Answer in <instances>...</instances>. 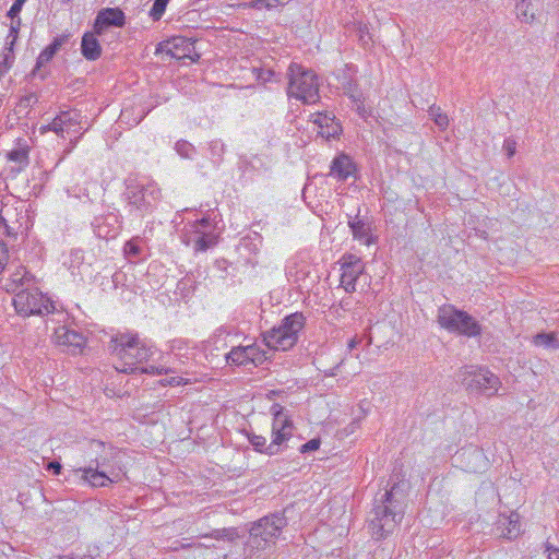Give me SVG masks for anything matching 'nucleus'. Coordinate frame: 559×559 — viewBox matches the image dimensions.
Segmentation results:
<instances>
[{
    "label": "nucleus",
    "instance_id": "obj_1",
    "mask_svg": "<svg viewBox=\"0 0 559 559\" xmlns=\"http://www.w3.org/2000/svg\"><path fill=\"white\" fill-rule=\"evenodd\" d=\"M404 483H393L378 492L367 519V527L376 540L385 539L402 522L406 507Z\"/></svg>",
    "mask_w": 559,
    "mask_h": 559
},
{
    "label": "nucleus",
    "instance_id": "obj_2",
    "mask_svg": "<svg viewBox=\"0 0 559 559\" xmlns=\"http://www.w3.org/2000/svg\"><path fill=\"white\" fill-rule=\"evenodd\" d=\"M108 350L117 359L116 369L123 373H134L138 365L147 361L154 354L153 346L135 332H118L111 336Z\"/></svg>",
    "mask_w": 559,
    "mask_h": 559
},
{
    "label": "nucleus",
    "instance_id": "obj_3",
    "mask_svg": "<svg viewBox=\"0 0 559 559\" xmlns=\"http://www.w3.org/2000/svg\"><path fill=\"white\" fill-rule=\"evenodd\" d=\"M160 195V189L154 181L142 182L135 179L126 181V190L122 193L126 207L134 218H143L151 213Z\"/></svg>",
    "mask_w": 559,
    "mask_h": 559
},
{
    "label": "nucleus",
    "instance_id": "obj_4",
    "mask_svg": "<svg viewBox=\"0 0 559 559\" xmlns=\"http://www.w3.org/2000/svg\"><path fill=\"white\" fill-rule=\"evenodd\" d=\"M288 97L301 100L304 104H314L319 100V78L314 71L299 63L292 62L287 70Z\"/></svg>",
    "mask_w": 559,
    "mask_h": 559
},
{
    "label": "nucleus",
    "instance_id": "obj_5",
    "mask_svg": "<svg viewBox=\"0 0 559 559\" xmlns=\"http://www.w3.org/2000/svg\"><path fill=\"white\" fill-rule=\"evenodd\" d=\"M288 524L283 512L271 513L251 524L247 545L262 551L275 545L284 527Z\"/></svg>",
    "mask_w": 559,
    "mask_h": 559
},
{
    "label": "nucleus",
    "instance_id": "obj_6",
    "mask_svg": "<svg viewBox=\"0 0 559 559\" xmlns=\"http://www.w3.org/2000/svg\"><path fill=\"white\" fill-rule=\"evenodd\" d=\"M306 318L301 312H294L286 316L278 326L262 334L265 345L274 350H288L293 348L299 337V332L304 329Z\"/></svg>",
    "mask_w": 559,
    "mask_h": 559
},
{
    "label": "nucleus",
    "instance_id": "obj_7",
    "mask_svg": "<svg viewBox=\"0 0 559 559\" xmlns=\"http://www.w3.org/2000/svg\"><path fill=\"white\" fill-rule=\"evenodd\" d=\"M437 322L451 333H457L467 337H476L481 334V325L469 313L456 309L453 305H443L438 309Z\"/></svg>",
    "mask_w": 559,
    "mask_h": 559
},
{
    "label": "nucleus",
    "instance_id": "obj_8",
    "mask_svg": "<svg viewBox=\"0 0 559 559\" xmlns=\"http://www.w3.org/2000/svg\"><path fill=\"white\" fill-rule=\"evenodd\" d=\"M459 378L467 391L488 396L495 395L501 385L500 379L483 367L464 366L460 369Z\"/></svg>",
    "mask_w": 559,
    "mask_h": 559
},
{
    "label": "nucleus",
    "instance_id": "obj_9",
    "mask_svg": "<svg viewBox=\"0 0 559 559\" xmlns=\"http://www.w3.org/2000/svg\"><path fill=\"white\" fill-rule=\"evenodd\" d=\"M13 306L23 317L44 316L55 310L52 301L34 286L17 290L13 297Z\"/></svg>",
    "mask_w": 559,
    "mask_h": 559
},
{
    "label": "nucleus",
    "instance_id": "obj_10",
    "mask_svg": "<svg viewBox=\"0 0 559 559\" xmlns=\"http://www.w3.org/2000/svg\"><path fill=\"white\" fill-rule=\"evenodd\" d=\"M217 238L207 217L193 222L182 235V241L187 246H192L195 252H203L214 247L217 243Z\"/></svg>",
    "mask_w": 559,
    "mask_h": 559
},
{
    "label": "nucleus",
    "instance_id": "obj_11",
    "mask_svg": "<svg viewBox=\"0 0 559 559\" xmlns=\"http://www.w3.org/2000/svg\"><path fill=\"white\" fill-rule=\"evenodd\" d=\"M456 466L467 473H484L490 463L481 448L468 444L454 454Z\"/></svg>",
    "mask_w": 559,
    "mask_h": 559
},
{
    "label": "nucleus",
    "instance_id": "obj_12",
    "mask_svg": "<svg viewBox=\"0 0 559 559\" xmlns=\"http://www.w3.org/2000/svg\"><path fill=\"white\" fill-rule=\"evenodd\" d=\"M270 412L273 416L272 421V437L274 444L283 445L286 441H288L293 437L294 424L290 416L285 412V408L278 404L274 403Z\"/></svg>",
    "mask_w": 559,
    "mask_h": 559
},
{
    "label": "nucleus",
    "instance_id": "obj_13",
    "mask_svg": "<svg viewBox=\"0 0 559 559\" xmlns=\"http://www.w3.org/2000/svg\"><path fill=\"white\" fill-rule=\"evenodd\" d=\"M365 264L362 260L354 254L344 255L341 263V286L346 293L356 290V282L364 273Z\"/></svg>",
    "mask_w": 559,
    "mask_h": 559
},
{
    "label": "nucleus",
    "instance_id": "obj_14",
    "mask_svg": "<svg viewBox=\"0 0 559 559\" xmlns=\"http://www.w3.org/2000/svg\"><path fill=\"white\" fill-rule=\"evenodd\" d=\"M126 15L119 8H105L98 11L93 24L95 34L103 35L108 27H123Z\"/></svg>",
    "mask_w": 559,
    "mask_h": 559
},
{
    "label": "nucleus",
    "instance_id": "obj_15",
    "mask_svg": "<svg viewBox=\"0 0 559 559\" xmlns=\"http://www.w3.org/2000/svg\"><path fill=\"white\" fill-rule=\"evenodd\" d=\"M56 343L60 346H66L69 353L76 355L80 354L85 346V336L66 325H61L55 330Z\"/></svg>",
    "mask_w": 559,
    "mask_h": 559
},
{
    "label": "nucleus",
    "instance_id": "obj_16",
    "mask_svg": "<svg viewBox=\"0 0 559 559\" xmlns=\"http://www.w3.org/2000/svg\"><path fill=\"white\" fill-rule=\"evenodd\" d=\"M95 235L100 239H114L121 229L119 217L115 213L96 216L92 223Z\"/></svg>",
    "mask_w": 559,
    "mask_h": 559
},
{
    "label": "nucleus",
    "instance_id": "obj_17",
    "mask_svg": "<svg viewBox=\"0 0 559 559\" xmlns=\"http://www.w3.org/2000/svg\"><path fill=\"white\" fill-rule=\"evenodd\" d=\"M313 123L318 126V135L326 141L336 139L342 133V126L332 112L313 114Z\"/></svg>",
    "mask_w": 559,
    "mask_h": 559
},
{
    "label": "nucleus",
    "instance_id": "obj_18",
    "mask_svg": "<svg viewBox=\"0 0 559 559\" xmlns=\"http://www.w3.org/2000/svg\"><path fill=\"white\" fill-rule=\"evenodd\" d=\"M496 531L499 537L512 540L518 538L521 531L520 514L511 512L509 515L501 513L496 522Z\"/></svg>",
    "mask_w": 559,
    "mask_h": 559
},
{
    "label": "nucleus",
    "instance_id": "obj_19",
    "mask_svg": "<svg viewBox=\"0 0 559 559\" xmlns=\"http://www.w3.org/2000/svg\"><path fill=\"white\" fill-rule=\"evenodd\" d=\"M356 173V165L347 154H338L330 165L329 176L338 181H345Z\"/></svg>",
    "mask_w": 559,
    "mask_h": 559
},
{
    "label": "nucleus",
    "instance_id": "obj_20",
    "mask_svg": "<svg viewBox=\"0 0 559 559\" xmlns=\"http://www.w3.org/2000/svg\"><path fill=\"white\" fill-rule=\"evenodd\" d=\"M17 145L19 146L16 148L7 153V159L15 164L11 171L16 174L23 171L29 165V146L25 141L22 143L21 139L19 140Z\"/></svg>",
    "mask_w": 559,
    "mask_h": 559
},
{
    "label": "nucleus",
    "instance_id": "obj_21",
    "mask_svg": "<svg viewBox=\"0 0 559 559\" xmlns=\"http://www.w3.org/2000/svg\"><path fill=\"white\" fill-rule=\"evenodd\" d=\"M96 36L98 35L93 31L92 33L86 32L82 37L81 52L85 59L91 61L97 60L102 56V46Z\"/></svg>",
    "mask_w": 559,
    "mask_h": 559
},
{
    "label": "nucleus",
    "instance_id": "obj_22",
    "mask_svg": "<svg viewBox=\"0 0 559 559\" xmlns=\"http://www.w3.org/2000/svg\"><path fill=\"white\" fill-rule=\"evenodd\" d=\"M81 120L82 115L78 109L63 110L58 115V121H60L63 132L67 133L76 132V128L81 129Z\"/></svg>",
    "mask_w": 559,
    "mask_h": 559
},
{
    "label": "nucleus",
    "instance_id": "obj_23",
    "mask_svg": "<svg viewBox=\"0 0 559 559\" xmlns=\"http://www.w3.org/2000/svg\"><path fill=\"white\" fill-rule=\"evenodd\" d=\"M250 444L253 447L254 451L266 454L269 456H273L278 454L282 451L281 444H274L273 440L270 444H266V439L263 436H258L251 433L248 436Z\"/></svg>",
    "mask_w": 559,
    "mask_h": 559
},
{
    "label": "nucleus",
    "instance_id": "obj_24",
    "mask_svg": "<svg viewBox=\"0 0 559 559\" xmlns=\"http://www.w3.org/2000/svg\"><path fill=\"white\" fill-rule=\"evenodd\" d=\"M10 281L11 283L7 285V289L16 293L17 289L32 287L34 276L25 267L21 266L11 275Z\"/></svg>",
    "mask_w": 559,
    "mask_h": 559
},
{
    "label": "nucleus",
    "instance_id": "obj_25",
    "mask_svg": "<svg viewBox=\"0 0 559 559\" xmlns=\"http://www.w3.org/2000/svg\"><path fill=\"white\" fill-rule=\"evenodd\" d=\"M348 226L352 229L353 237L365 245L371 243V237H370V225L365 222L364 219H358L356 216L355 219H352L349 216Z\"/></svg>",
    "mask_w": 559,
    "mask_h": 559
},
{
    "label": "nucleus",
    "instance_id": "obj_26",
    "mask_svg": "<svg viewBox=\"0 0 559 559\" xmlns=\"http://www.w3.org/2000/svg\"><path fill=\"white\" fill-rule=\"evenodd\" d=\"M252 349H249L248 346H236L233 347L231 350L226 354V361L229 365L236 366H247L249 365V355Z\"/></svg>",
    "mask_w": 559,
    "mask_h": 559
},
{
    "label": "nucleus",
    "instance_id": "obj_27",
    "mask_svg": "<svg viewBox=\"0 0 559 559\" xmlns=\"http://www.w3.org/2000/svg\"><path fill=\"white\" fill-rule=\"evenodd\" d=\"M83 478L93 487H104L115 480L97 468L88 467L83 469Z\"/></svg>",
    "mask_w": 559,
    "mask_h": 559
},
{
    "label": "nucleus",
    "instance_id": "obj_28",
    "mask_svg": "<svg viewBox=\"0 0 559 559\" xmlns=\"http://www.w3.org/2000/svg\"><path fill=\"white\" fill-rule=\"evenodd\" d=\"M516 16L521 22L531 23L535 19L531 0H518L515 4Z\"/></svg>",
    "mask_w": 559,
    "mask_h": 559
},
{
    "label": "nucleus",
    "instance_id": "obj_29",
    "mask_svg": "<svg viewBox=\"0 0 559 559\" xmlns=\"http://www.w3.org/2000/svg\"><path fill=\"white\" fill-rule=\"evenodd\" d=\"M57 53V51L51 48L49 45L41 50V52L39 53L37 60H36V64H35V68L34 70L32 71V74L33 75H39V78L41 80H44L46 78V73H41L40 72V68L44 67L46 63H48L49 61H51V59L55 57V55Z\"/></svg>",
    "mask_w": 559,
    "mask_h": 559
},
{
    "label": "nucleus",
    "instance_id": "obj_30",
    "mask_svg": "<svg viewBox=\"0 0 559 559\" xmlns=\"http://www.w3.org/2000/svg\"><path fill=\"white\" fill-rule=\"evenodd\" d=\"M202 537H205V538L210 537V538H214L217 540L224 539V540L233 542V540L237 539L239 537V535L235 527H225V528L213 530L211 533L202 535Z\"/></svg>",
    "mask_w": 559,
    "mask_h": 559
},
{
    "label": "nucleus",
    "instance_id": "obj_31",
    "mask_svg": "<svg viewBox=\"0 0 559 559\" xmlns=\"http://www.w3.org/2000/svg\"><path fill=\"white\" fill-rule=\"evenodd\" d=\"M15 60L14 48L4 46L0 60V79L12 68Z\"/></svg>",
    "mask_w": 559,
    "mask_h": 559
},
{
    "label": "nucleus",
    "instance_id": "obj_32",
    "mask_svg": "<svg viewBox=\"0 0 559 559\" xmlns=\"http://www.w3.org/2000/svg\"><path fill=\"white\" fill-rule=\"evenodd\" d=\"M534 344L548 348L559 349V340L555 333H538L534 336Z\"/></svg>",
    "mask_w": 559,
    "mask_h": 559
},
{
    "label": "nucleus",
    "instance_id": "obj_33",
    "mask_svg": "<svg viewBox=\"0 0 559 559\" xmlns=\"http://www.w3.org/2000/svg\"><path fill=\"white\" fill-rule=\"evenodd\" d=\"M38 102V97L35 93H28L22 96L16 104L15 111L17 114H27L28 110Z\"/></svg>",
    "mask_w": 559,
    "mask_h": 559
},
{
    "label": "nucleus",
    "instance_id": "obj_34",
    "mask_svg": "<svg viewBox=\"0 0 559 559\" xmlns=\"http://www.w3.org/2000/svg\"><path fill=\"white\" fill-rule=\"evenodd\" d=\"M429 116L433 119L435 123L441 129L444 130L449 126V118L445 114L441 111V108L432 105L430 106Z\"/></svg>",
    "mask_w": 559,
    "mask_h": 559
},
{
    "label": "nucleus",
    "instance_id": "obj_35",
    "mask_svg": "<svg viewBox=\"0 0 559 559\" xmlns=\"http://www.w3.org/2000/svg\"><path fill=\"white\" fill-rule=\"evenodd\" d=\"M249 349H252L249 355V364L258 367L264 364L269 357L266 356V352L258 347L257 345H249Z\"/></svg>",
    "mask_w": 559,
    "mask_h": 559
},
{
    "label": "nucleus",
    "instance_id": "obj_36",
    "mask_svg": "<svg viewBox=\"0 0 559 559\" xmlns=\"http://www.w3.org/2000/svg\"><path fill=\"white\" fill-rule=\"evenodd\" d=\"M209 150L211 153V157L213 162L219 164L223 160V155L225 153V144L222 140H213L209 144Z\"/></svg>",
    "mask_w": 559,
    "mask_h": 559
},
{
    "label": "nucleus",
    "instance_id": "obj_37",
    "mask_svg": "<svg viewBox=\"0 0 559 559\" xmlns=\"http://www.w3.org/2000/svg\"><path fill=\"white\" fill-rule=\"evenodd\" d=\"M356 32L358 35V40L364 48L368 47L372 43V37L367 24L358 23L356 26Z\"/></svg>",
    "mask_w": 559,
    "mask_h": 559
},
{
    "label": "nucleus",
    "instance_id": "obj_38",
    "mask_svg": "<svg viewBox=\"0 0 559 559\" xmlns=\"http://www.w3.org/2000/svg\"><path fill=\"white\" fill-rule=\"evenodd\" d=\"M168 2L169 0H154V3L150 10V16L154 21H158L165 13Z\"/></svg>",
    "mask_w": 559,
    "mask_h": 559
},
{
    "label": "nucleus",
    "instance_id": "obj_39",
    "mask_svg": "<svg viewBox=\"0 0 559 559\" xmlns=\"http://www.w3.org/2000/svg\"><path fill=\"white\" fill-rule=\"evenodd\" d=\"M175 150L185 158H190L194 153V146L186 140H179L175 145Z\"/></svg>",
    "mask_w": 559,
    "mask_h": 559
},
{
    "label": "nucleus",
    "instance_id": "obj_40",
    "mask_svg": "<svg viewBox=\"0 0 559 559\" xmlns=\"http://www.w3.org/2000/svg\"><path fill=\"white\" fill-rule=\"evenodd\" d=\"M344 93L347 94L355 102L360 99V94L357 91V84L352 80H347L343 83Z\"/></svg>",
    "mask_w": 559,
    "mask_h": 559
},
{
    "label": "nucleus",
    "instance_id": "obj_41",
    "mask_svg": "<svg viewBox=\"0 0 559 559\" xmlns=\"http://www.w3.org/2000/svg\"><path fill=\"white\" fill-rule=\"evenodd\" d=\"M321 444V441L319 438H313L311 440H309L308 442L304 443L300 448H299V451L300 453H308V452H311V451H316L319 449Z\"/></svg>",
    "mask_w": 559,
    "mask_h": 559
},
{
    "label": "nucleus",
    "instance_id": "obj_42",
    "mask_svg": "<svg viewBox=\"0 0 559 559\" xmlns=\"http://www.w3.org/2000/svg\"><path fill=\"white\" fill-rule=\"evenodd\" d=\"M503 151L508 158L513 157L516 152V141L513 138H507L503 142Z\"/></svg>",
    "mask_w": 559,
    "mask_h": 559
},
{
    "label": "nucleus",
    "instance_id": "obj_43",
    "mask_svg": "<svg viewBox=\"0 0 559 559\" xmlns=\"http://www.w3.org/2000/svg\"><path fill=\"white\" fill-rule=\"evenodd\" d=\"M71 34H62L53 38V40L49 44L51 48H53L57 52L59 49L69 41Z\"/></svg>",
    "mask_w": 559,
    "mask_h": 559
},
{
    "label": "nucleus",
    "instance_id": "obj_44",
    "mask_svg": "<svg viewBox=\"0 0 559 559\" xmlns=\"http://www.w3.org/2000/svg\"><path fill=\"white\" fill-rule=\"evenodd\" d=\"M25 2H26V0H15L14 3L9 9L7 16L17 17V15H20Z\"/></svg>",
    "mask_w": 559,
    "mask_h": 559
},
{
    "label": "nucleus",
    "instance_id": "obj_45",
    "mask_svg": "<svg viewBox=\"0 0 559 559\" xmlns=\"http://www.w3.org/2000/svg\"><path fill=\"white\" fill-rule=\"evenodd\" d=\"M19 33L20 31L15 29V27H10L9 28V34L5 38V45L7 47H12L14 48L15 44H16V40H17V37H19Z\"/></svg>",
    "mask_w": 559,
    "mask_h": 559
},
{
    "label": "nucleus",
    "instance_id": "obj_46",
    "mask_svg": "<svg viewBox=\"0 0 559 559\" xmlns=\"http://www.w3.org/2000/svg\"><path fill=\"white\" fill-rule=\"evenodd\" d=\"M124 252H126V254H128L130 257H138L141 252V248L134 241H128L124 245Z\"/></svg>",
    "mask_w": 559,
    "mask_h": 559
},
{
    "label": "nucleus",
    "instance_id": "obj_47",
    "mask_svg": "<svg viewBox=\"0 0 559 559\" xmlns=\"http://www.w3.org/2000/svg\"><path fill=\"white\" fill-rule=\"evenodd\" d=\"M48 130L55 132L59 136L64 138V132L62 130L61 123H60V121H58V115L48 124Z\"/></svg>",
    "mask_w": 559,
    "mask_h": 559
},
{
    "label": "nucleus",
    "instance_id": "obj_48",
    "mask_svg": "<svg viewBox=\"0 0 559 559\" xmlns=\"http://www.w3.org/2000/svg\"><path fill=\"white\" fill-rule=\"evenodd\" d=\"M8 246L3 242L2 239H0V273L4 269V264L8 260Z\"/></svg>",
    "mask_w": 559,
    "mask_h": 559
},
{
    "label": "nucleus",
    "instance_id": "obj_49",
    "mask_svg": "<svg viewBox=\"0 0 559 559\" xmlns=\"http://www.w3.org/2000/svg\"><path fill=\"white\" fill-rule=\"evenodd\" d=\"M545 552L548 559H559V548L555 547L549 542L545 543Z\"/></svg>",
    "mask_w": 559,
    "mask_h": 559
},
{
    "label": "nucleus",
    "instance_id": "obj_50",
    "mask_svg": "<svg viewBox=\"0 0 559 559\" xmlns=\"http://www.w3.org/2000/svg\"><path fill=\"white\" fill-rule=\"evenodd\" d=\"M273 75H274V72H273V70H270V69H266V70L259 69L258 73H257L258 80L263 81V82L271 81Z\"/></svg>",
    "mask_w": 559,
    "mask_h": 559
},
{
    "label": "nucleus",
    "instance_id": "obj_51",
    "mask_svg": "<svg viewBox=\"0 0 559 559\" xmlns=\"http://www.w3.org/2000/svg\"><path fill=\"white\" fill-rule=\"evenodd\" d=\"M267 2H270L269 0H252L250 3H249V7L251 9H257V10H261L263 8L267 9V10H272V8H270L267 5Z\"/></svg>",
    "mask_w": 559,
    "mask_h": 559
},
{
    "label": "nucleus",
    "instance_id": "obj_52",
    "mask_svg": "<svg viewBox=\"0 0 559 559\" xmlns=\"http://www.w3.org/2000/svg\"><path fill=\"white\" fill-rule=\"evenodd\" d=\"M186 383L187 382L181 377H173L169 380L162 381L163 385H166V384H168V385H180V384H186Z\"/></svg>",
    "mask_w": 559,
    "mask_h": 559
},
{
    "label": "nucleus",
    "instance_id": "obj_53",
    "mask_svg": "<svg viewBox=\"0 0 559 559\" xmlns=\"http://www.w3.org/2000/svg\"><path fill=\"white\" fill-rule=\"evenodd\" d=\"M47 469L51 471L55 475H59L61 473L62 466L57 461H51L47 465Z\"/></svg>",
    "mask_w": 559,
    "mask_h": 559
},
{
    "label": "nucleus",
    "instance_id": "obj_54",
    "mask_svg": "<svg viewBox=\"0 0 559 559\" xmlns=\"http://www.w3.org/2000/svg\"><path fill=\"white\" fill-rule=\"evenodd\" d=\"M138 371L140 373H150V374H154V373L162 374L163 373V369L156 368L154 366L145 367V368H139L138 367Z\"/></svg>",
    "mask_w": 559,
    "mask_h": 559
},
{
    "label": "nucleus",
    "instance_id": "obj_55",
    "mask_svg": "<svg viewBox=\"0 0 559 559\" xmlns=\"http://www.w3.org/2000/svg\"><path fill=\"white\" fill-rule=\"evenodd\" d=\"M169 44H170L169 41H168V43H166V44H165V43H159V44L156 46L155 53H160V52H163V51H166L168 55L174 56V53H173L171 49H170V48H168V45H169Z\"/></svg>",
    "mask_w": 559,
    "mask_h": 559
},
{
    "label": "nucleus",
    "instance_id": "obj_56",
    "mask_svg": "<svg viewBox=\"0 0 559 559\" xmlns=\"http://www.w3.org/2000/svg\"><path fill=\"white\" fill-rule=\"evenodd\" d=\"M229 266V262L225 259H219L215 261V267L221 272H227Z\"/></svg>",
    "mask_w": 559,
    "mask_h": 559
},
{
    "label": "nucleus",
    "instance_id": "obj_57",
    "mask_svg": "<svg viewBox=\"0 0 559 559\" xmlns=\"http://www.w3.org/2000/svg\"><path fill=\"white\" fill-rule=\"evenodd\" d=\"M267 5L272 9H275L277 7H284L288 4L292 0H269Z\"/></svg>",
    "mask_w": 559,
    "mask_h": 559
},
{
    "label": "nucleus",
    "instance_id": "obj_58",
    "mask_svg": "<svg viewBox=\"0 0 559 559\" xmlns=\"http://www.w3.org/2000/svg\"><path fill=\"white\" fill-rule=\"evenodd\" d=\"M10 19H11L10 27H15V29L20 31L21 25H22L20 15H17V17H10Z\"/></svg>",
    "mask_w": 559,
    "mask_h": 559
},
{
    "label": "nucleus",
    "instance_id": "obj_59",
    "mask_svg": "<svg viewBox=\"0 0 559 559\" xmlns=\"http://www.w3.org/2000/svg\"><path fill=\"white\" fill-rule=\"evenodd\" d=\"M361 340L358 338L357 336L353 337L349 343H348V348L352 350L354 349L355 347H357L358 344H360Z\"/></svg>",
    "mask_w": 559,
    "mask_h": 559
},
{
    "label": "nucleus",
    "instance_id": "obj_60",
    "mask_svg": "<svg viewBox=\"0 0 559 559\" xmlns=\"http://www.w3.org/2000/svg\"><path fill=\"white\" fill-rule=\"evenodd\" d=\"M180 43L183 44L185 43V39L181 38V37H178V38H174L173 40V44H174V47L175 48H178L180 46Z\"/></svg>",
    "mask_w": 559,
    "mask_h": 559
},
{
    "label": "nucleus",
    "instance_id": "obj_61",
    "mask_svg": "<svg viewBox=\"0 0 559 559\" xmlns=\"http://www.w3.org/2000/svg\"><path fill=\"white\" fill-rule=\"evenodd\" d=\"M47 131H49V130H48V124H47V126H44V127H41V128H40V132H41V133H45V132H47Z\"/></svg>",
    "mask_w": 559,
    "mask_h": 559
},
{
    "label": "nucleus",
    "instance_id": "obj_62",
    "mask_svg": "<svg viewBox=\"0 0 559 559\" xmlns=\"http://www.w3.org/2000/svg\"><path fill=\"white\" fill-rule=\"evenodd\" d=\"M189 547H191V545H190V544H188V545L182 544V545H181V548H189Z\"/></svg>",
    "mask_w": 559,
    "mask_h": 559
}]
</instances>
